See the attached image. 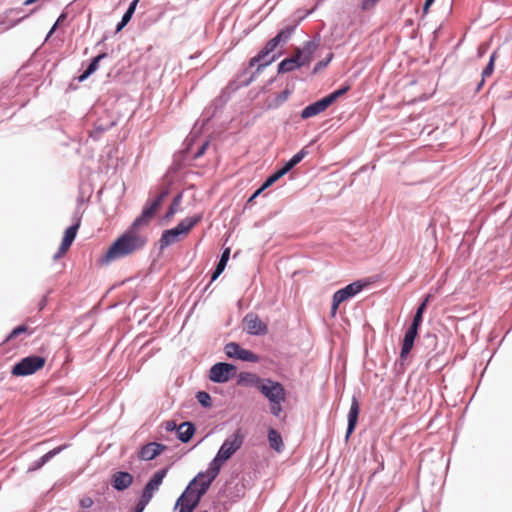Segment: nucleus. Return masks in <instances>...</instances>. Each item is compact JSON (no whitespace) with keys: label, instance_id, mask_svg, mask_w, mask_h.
Wrapping results in <instances>:
<instances>
[{"label":"nucleus","instance_id":"2","mask_svg":"<svg viewBox=\"0 0 512 512\" xmlns=\"http://www.w3.org/2000/svg\"><path fill=\"white\" fill-rule=\"evenodd\" d=\"M147 240L140 234H132L125 231L111 245L108 251L102 257V263L108 264L118 259L124 258L145 246Z\"/></svg>","mask_w":512,"mask_h":512},{"label":"nucleus","instance_id":"8","mask_svg":"<svg viewBox=\"0 0 512 512\" xmlns=\"http://www.w3.org/2000/svg\"><path fill=\"white\" fill-rule=\"evenodd\" d=\"M236 373L237 368L235 365L226 362H218L211 366L209 379L214 383H225L233 378Z\"/></svg>","mask_w":512,"mask_h":512},{"label":"nucleus","instance_id":"24","mask_svg":"<svg viewBox=\"0 0 512 512\" xmlns=\"http://www.w3.org/2000/svg\"><path fill=\"white\" fill-rule=\"evenodd\" d=\"M308 154V151L306 148L301 149L299 152H297L295 155L292 156L291 159H289L282 168L279 169L280 173L286 175L294 166H296L298 163L302 161V159Z\"/></svg>","mask_w":512,"mask_h":512},{"label":"nucleus","instance_id":"62","mask_svg":"<svg viewBox=\"0 0 512 512\" xmlns=\"http://www.w3.org/2000/svg\"><path fill=\"white\" fill-rule=\"evenodd\" d=\"M320 70V62L314 66L313 72L317 73Z\"/></svg>","mask_w":512,"mask_h":512},{"label":"nucleus","instance_id":"50","mask_svg":"<svg viewBox=\"0 0 512 512\" xmlns=\"http://www.w3.org/2000/svg\"><path fill=\"white\" fill-rule=\"evenodd\" d=\"M332 104H334L333 101L329 100L326 95L323 96L322 100H321V110H322V112L325 111L327 108H329Z\"/></svg>","mask_w":512,"mask_h":512},{"label":"nucleus","instance_id":"54","mask_svg":"<svg viewBox=\"0 0 512 512\" xmlns=\"http://www.w3.org/2000/svg\"><path fill=\"white\" fill-rule=\"evenodd\" d=\"M208 145H209L208 141L204 142L202 144V146L199 148V150L195 153L194 158L197 159V158L201 157L205 153Z\"/></svg>","mask_w":512,"mask_h":512},{"label":"nucleus","instance_id":"13","mask_svg":"<svg viewBox=\"0 0 512 512\" xmlns=\"http://www.w3.org/2000/svg\"><path fill=\"white\" fill-rule=\"evenodd\" d=\"M360 403L355 395L352 396L350 408L347 415V427L345 432V441L347 442L354 433L359 419Z\"/></svg>","mask_w":512,"mask_h":512},{"label":"nucleus","instance_id":"40","mask_svg":"<svg viewBox=\"0 0 512 512\" xmlns=\"http://www.w3.org/2000/svg\"><path fill=\"white\" fill-rule=\"evenodd\" d=\"M284 401L285 400H278V401L270 402V410H271V413L275 417H279L280 413L282 412V403Z\"/></svg>","mask_w":512,"mask_h":512},{"label":"nucleus","instance_id":"31","mask_svg":"<svg viewBox=\"0 0 512 512\" xmlns=\"http://www.w3.org/2000/svg\"><path fill=\"white\" fill-rule=\"evenodd\" d=\"M495 59H496V52H493L490 55L485 68L482 70L481 78L485 79L493 74V72L495 70Z\"/></svg>","mask_w":512,"mask_h":512},{"label":"nucleus","instance_id":"14","mask_svg":"<svg viewBox=\"0 0 512 512\" xmlns=\"http://www.w3.org/2000/svg\"><path fill=\"white\" fill-rule=\"evenodd\" d=\"M80 223H81L80 218H76L75 222L66 229L62 243H61L58 251L56 252V254L53 257L55 260L60 258L67 251V249L72 245V243L74 242V240L76 238L78 229L80 227Z\"/></svg>","mask_w":512,"mask_h":512},{"label":"nucleus","instance_id":"16","mask_svg":"<svg viewBox=\"0 0 512 512\" xmlns=\"http://www.w3.org/2000/svg\"><path fill=\"white\" fill-rule=\"evenodd\" d=\"M165 449L166 446L164 444L150 442L140 449L138 457L142 461H150L160 455Z\"/></svg>","mask_w":512,"mask_h":512},{"label":"nucleus","instance_id":"29","mask_svg":"<svg viewBox=\"0 0 512 512\" xmlns=\"http://www.w3.org/2000/svg\"><path fill=\"white\" fill-rule=\"evenodd\" d=\"M351 89V85L349 83H344L340 87H338L333 92L327 94L329 100L333 101L334 103L344 94H346Z\"/></svg>","mask_w":512,"mask_h":512},{"label":"nucleus","instance_id":"33","mask_svg":"<svg viewBox=\"0 0 512 512\" xmlns=\"http://www.w3.org/2000/svg\"><path fill=\"white\" fill-rule=\"evenodd\" d=\"M149 220H147L142 214H140L131 224V226L127 229V231L131 232L132 234H139L137 230L148 223Z\"/></svg>","mask_w":512,"mask_h":512},{"label":"nucleus","instance_id":"18","mask_svg":"<svg viewBox=\"0 0 512 512\" xmlns=\"http://www.w3.org/2000/svg\"><path fill=\"white\" fill-rule=\"evenodd\" d=\"M196 428L192 422H183L177 429V438L182 443H188L195 434Z\"/></svg>","mask_w":512,"mask_h":512},{"label":"nucleus","instance_id":"15","mask_svg":"<svg viewBox=\"0 0 512 512\" xmlns=\"http://www.w3.org/2000/svg\"><path fill=\"white\" fill-rule=\"evenodd\" d=\"M419 346L426 351V356L429 357V362H431L432 359L437 357L440 353L437 351L438 338L435 333L427 332L424 334L419 341Z\"/></svg>","mask_w":512,"mask_h":512},{"label":"nucleus","instance_id":"47","mask_svg":"<svg viewBox=\"0 0 512 512\" xmlns=\"http://www.w3.org/2000/svg\"><path fill=\"white\" fill-rule=\"evenodd\" d=\"M148 504L149 503L147 501L139 498L133 512H143Z\"/></svg>","mask_w":512,"mask_h":512},{"label":"nucleus","instance_id":"5","mask_svg":"<svg viewBox=\"0 0 512 512\" xmlns=\"http://www.w3.org/2000/svg\"><path fill=\"white\" fill-rule=\"evenodd\" d=\"M201 219L202 215L187 217L175 227L165 230L159 240L160 249L163 250L178 241L179 236L187 234Z\"/></svg>","mask_w":512,"mask_h":512},{"label":"nucleus","instance_id":"35","mask_svg":"<svg viewBox=\"0 0 512 512\" xmlns=\"http://www.w3.org/2000/svg\"><path fill=\"white\" fill-rule=\"evenodd\" d=\"M295 30L294 26H287L283 28L276 36L275 38L278 39V42H286L293 34Z\"/></svg>","mask_w":512,"mask_h":512},{"label":"nucleus","instance_id":"7","mask_svg":"<svg viewBox=\"0 0 512 512\" xmlns=\"http://www.w3.org/2000/svg\"><path fill=\"white\" fill-rule=\"evenodd\" d=\"M278 39L275 37L269 40L266 45L259 51V53L250 59V66L259 63L257 71L269 66L273 63L277 55H271L275 48L278 46Z\"/></svg>","mask_w":512,"mask_h":512},{"label":"nucleus","instance_id":"22","mask_svg":"<svg viewBox=\"0 0 512 512\" xmlns=\"http://www.w3.org/2000/svg\"><path fill=\"white\" fill-rule=\"evenodd\" d=\"M303 66L301 60L296 55L282 60L278 65V73H286L294 71L295 69Z\"/></svg>","mask_w":512,"mask_h":512},{"label":"nucleus","instance_id":"23","mask_svg":"<svg viewBox=\"0 0 512 512\" xmlns=\"http://www.w3.org/2000/svg\"><path fill=\"white\" fill-rule=\"evenodd\" d=\"M420 327H421V324L412 321L411 324L409 325V327L407 328V330L404 333V337H403L402 343L414 347L415 340L418 337Z\"/></svg>","mask_w":512,"mask_h":512},{"label":"nucleus","instance_id":"26","mask_svg":"<svg viewBox=\"0 0 512 512\" xmlns=\"http://www.w3.org/2000/svg\"><path fill=\"white\" fill-rule=\"evenodd\" d=\"M229 256H230V249L225 248L221 254V257L219 259V262H218L215 270L213 271V274L211 277L212 282L215 281L223 273V271L227 265V262L229 260Z\"/></svg>","mask_w":512,"mask_h":512},{"label":"nucleus","instance_id":"10","mask_svg":"<svg viewBox=\"0 0 512 512\" xmlns=\"http://www.w3.org/2000/svg\"><path fill=\"white\" fill-rule=\"evenodd\" d=\"M168 472V468H163L158 471H156L153 476L148 480V482L145 484L142 494L140 496L141 499L147 501L148 503L153 498V495L155 492H157L166 477Z\"/></svg>","mask_w":512,"mask_h":512},{"label":"nucleus","instance_id":"21","mask_svg":"<svg viewBox=\"0 0 512 512\" xmlns=\"http://www.w3.org/2000/svg\"><path fill=\"white\" fill-rule=\"evenodd\" d=\"M264 379H261L257 375L251 372H242L238 376V384L245 386H253L259 389Z\"/></svg>","mask_w":512,"mask_h":512},{"label":"nucleus","instance_id":"61","mask_svg":"<svg viewBox=\"0 0 512 512\" xmlns=\"http://www.w3.org/2000/svg\"><path fill=\"white\" fill-rule=\"evenodd\" d=\"M36 1H37V0H25V1H24V5H25V6H28V5L33 4V3H34V2H36Z\"/></svg>","mask_w":512,"mask_h":512},{"label":"nucleus","instance_id":"28","mask_svg":"<svg viewBox=\"0 0 512 512\" xmlns=\"http://www.w3.org/2000/svg\"><path fill=\"white\" fill-rule=\"evenodd\" d=\"M268 440L270 447L276 452H281L284 448L283 440L281 435L275 429H269Z\"/></svg>","mask_w":512,"mask_h":512},{"label":"nucleus","instance_id":"19","mask_svg":"<svg viewBox=\"0 0 512 512\" xmlns=\"http://www.w3.org/2000/svg\"><path fill=\"white\" fill-rule=\"evenodd\" d=\"M65 446H58L43 456H41L38 460L33 462V464L28 468V471H36L42 468L48 461H50L54 456L58 455L64 450Z\"/></svg>","mask_w":512,"mask_h":512},{"label":"nucleus","instance_id":"11","mask_svg":"<svg viewBox=\"0 0 512 512\" xmlns=\"http://www.w3.org/2000/svg\"><path fill=\"white\" fill-rule=\"evenodd\" d=\"M243 322L245 324L246 332L249 335L261 336L267 334L268 332L267 325L260 319L257 314H247L244 317Z\"/></svg>","mask_w":512,"mask_h":512},{"label":"nucleus","instance_id":"25","mask_svg":"<svg viewBox=\"0 0 512 512\" xmlns=\"http://www.w3.org/2000/svg\"><path fill=\"white\" fill-rule=\"evenodd\" d=\"M106 53L99 54L94 57L91 63L88 65L86 70L78 77L79 82L86 80L91 74H93L99 67V62L106 57Z\"/></svg>","mask_w":512,"mask_h":512},{"label":"nucleus","instance_id":"12","mask_svg":"<svg viewBox=\"0 0 512 512\" xmlns=\"http://www.w3.org/2000/svg\"><path fill=\"white\" fill-rule=\"evenodd\" d=\"M224 352L227 357L229 358H236L243 361H249V362H256L258 360L257 355L254 353L243 349L238 343L236 342H229L224 347Z\"/></svg>","mask_w":512,"mask_h":512},{"label":"nucleus","instance_id":"32","mask_svg":"<svg viewBox=\"0 0 512 512\" xmlns=\"http://www.w3.org/2000/svg\"><path fill=\"white\" fill-rule=\"evenodd\" d=\"M181 201H182V193H179L178 195H176L173 198L172 203L170 204V207L165 215V218L168 219V218L172 217L178 211Z\"/></svg>","mask_w":512,"mask_h":512},{"label":"nucleus","instance_id":"55","mask_svg":"<svg viewBox=\"0 0 512 512\" xmlns=\"http://www.w3.org/2000/svg\"><path fill=\"white\" fill-rule=\"evenodd\" d=\"M368 171V167L367 166H362L357 172L353 173L352 176H353V180L351 181V184L350 185H353L354 184V181L355 179L360 176L361 174L365 173Z\"/></svg>","mask_w":512,"mask_h":512},{"label":"nucleus","instance_id":"63","mask_svg":"<svg viewBox=\"0 0 512 512\" xmlns=\"http://www.w3.org/2000/svg\"><path fill=\"white\" fill-rule=\"evenodd\" d=\"M413 24V20L412 19H407L406 20V25L407 26H411Z\"/></svg>","mask_w":512,"mask_h":512},{"label":"nucleus","instance_id":"27","mask_svg":"<svg viewBox=\"0 0 512 512\" xmlns=\"http://www.w3.org/2000/svg\"><path fill=\"white\" fill-rule=\"evenodd\" d=\"M432 298L431 294H426L424 298L419 303L418 307L416 308L415 314L413 316L412 321L417 322L419 324H422L423 322V315L427 309V306Z\"/></svg>","mask_w":512,"mask_h":512},{"label":"nucleus","instance_id":"59","mask_svg":"<svg viewBox=\"0 0 512 512\" xmlns=\"http://www.w3.org/2000/svg\"><path fill=\"white\" fill-rule=\"evenodd\" d=\"M57 24H58V21H56L54 23V25L51 27V29L49 30V32L46 36V40L54 33V31L56 30Z\"/></svg>","mask_w":512,"mask_h":512},{"label":"nucleus","instance_id":"34","mask_svg":"<svg viewBox=\"0 0 512 512\" xmlns=\"http://www.w3.org/2000/svg\"><path fill=\"white\" fill-rule=\"evenodd\" d=\"M295 30L294 26H287L283 28L276 36L275 38L278 39V42H286L293 34Z\"/></svg>","mask_w":512,"mask_h":512},{"label":"nucleus","instance_id":"43","mask_svg":"<svg viewBox=\"0 0 512 512\" xmlns=\"http://www.w3.org/2000/svg\"><path fill=\"white\" fill-rule=\"evenodd\" d=\"M291 94V91L289 89H285L284 91H282L281 93H279L276 97H275V102H276V105H279L281 103H283L285 100L288 99V97L290 96Z\"/></svg>","mask_w":512,"mask_h":512},{"label":"nucleus","instance_id":"51","mask_svg":"<svg viewBox=\"0 0 512 512\" xmlns=\"http://www.w3.org/2000/svg\"><path fill=\"white\" fill-rule=\"evenodd\" d=\"M332 104H334L333 101L329 100L326 95L323 96L322 100H321V110H322V112L325 111L327 108H329Z\"/></svg>","mask_w":512,"mask_h":512},{"label":"nucleus","instance_id":"9","mask_svg":"<svg viewBox=\"0 0 512 512\" xmlns=\"http://www.w3.org/2000/svg\"><path fill=\"white\" fill-rule=\"evenodd\" d=\"M270 402L285 400V390L281 383L264 379L258 389Z\"/></svg>","mask_w":512,"mask_h":512},{"label":"nucleus","instance_id":"37","mask_svg":"<svg viewBox=\"0 0 512 512\" xmlns=\"http://www.w3.org/2000/svg\"><path fill=\"white\" fill-rule=\"evenodd\" d=\"M281 177H283V174L280 173L279 170H277L276 172H274L273 174H271L269 177H267V179L264 181V183L261 185L262 186V189H267L268 187H270L272 184H274L277 180H279Z\"/></svg>","mask_w":512,"mask_h":512},{"label":"nucleus","instance_id":"6","mask_svg":"<svg viewBox=\"0 0 512 512\" xmlns=\"http://www.w3.org/2000/svg\"><path fill=\"white\" fill-rule=\"evenodd\" d=\"M45 362L46 360L42 356L25 357L13 366L11 374L21 377L32 375L41 369L45 365Z\"/></svg>","mask_w":512,"mask_h":512},{"label":"nucleus","instance_id":"42","mask_svg":"<svg viewBox=\"0 0 512 512\" xmlns=\"http://www.w3.org/2000/svg\"><path fill=\"white\" fill-rule=\"evenodd\" d=\"M132 16L128 13L122 15L121 21L116 26V32H120L131 20Z\"/></svg>","mask_w":512,"mask_h":512},{"label":"nucleus","instance_id":"48","mask_svg":"<svg viewBox=\"0 0 512 512\" xmlns=\"http://www.w3.org/2000/svg\"><path fill=\"white\" fill-rule=\"evenodd\" d=\"M379 0H361V8L363 10H368L376 5Z\"/></svg>","mask_w":512,"mask_h":512},{"label":"nucleus","instance_id":"57","mask_svg":"<svg viewBox=\"0 0 512 512\" xmlns=\"http://www.w3.org/2000/svg\"><path fill=\"white\" fill-rule=\"evenodd\" d=\"M265 189H262V186L260 188H258L253 194L252 196L248 199V202H251L253 201L256 197H258Z\"/></svg>","mask_w":512,"mask_h":512},{"label":"nucleus","instance_id":"1","mask_svg":"<svg viewBox=\"0 0 512 512\" xmlns=\"http://www.w3.org/2000/svg\"><path fill=\"white\" fill-rule=\"evenodd\" d=\"M243 441L244 435L241 430L238 429L232 436L225 439L215 457L208 464L207 469L200 471L195 478L210 487L220 473L222 465L241 448Z\"/></svg>","mask_w":512,"mask_h":512},{"label":"nucleus","instance_id":"58","mask_svg":"<svg viewBox=\"0 0 512 512\" xmlns=\"http://www.w3.org/2000/svg\"><path fill=\"white\" fill-rule=\"evenodd\" d=\"M484 83H485V79L481 78V80L476 85V88H475V92L476 93L479 92L482 89Z\"/></svg>","mask_w":512,"mask_h":512},{"label":"nucleus","instance_id":"45","mask_svg":"<svg viewBox=\"0 0 512 512\" xmlns=\"http://www.w3.org/2000/svg\"><path fill=\"white\" fill-rule=\"evenodd\" d=\"M435 0H425L422 6V19L429 13L430 7L434 4Z\"/></svg>","mask_w":512,"mask_h":512},{"label":"nucleus","instance_id":"3","mask_svg":"<svg viewBox=\"0 0 512 512\" xmlns=\"http://www.w3.org/2000/svg\"><path fill=\"white\" fill-rule=\"evenodd\" d=\"M372 283L373 281L370 278H361L335 291L332 296L330 316L332 318L336 317L339 306L342 303L353 299L366 288H368Z\"/></svg>","mask_w":512,"mask_h":512},{"label":"nucleus","instance_id":"30","mask_svg":"<svg viewBox=\"0 0 512 512\" xmlns=\"http://www.w3.org/2000/svg\"><path fill=\"white\" fill-rule=\"evenodd\" d=\"M319 113H320V100H317L302 110L301 117L303 119H306L311 116L317 115Z\"/></svg>","mask_w":512,"mask_h":512},{"label":"nucleus","instance_id":"56","mask_svg":"<svg viewBox=\"0 0 512 512\" xmlns=\"http://www.w3.org/2000/svg\"><path fill=\"white\" fill-rule=\"evenodd\" d=\"M165 429L168 432H172V431H175L176 429H178V427L174 421H167L165 423Z\"/></svg>","mask_w":512,"mask_h":512},{"label":"nucleus","instance_id":"36","mask_svg":"<svg viewBox=\"0 0 512 512\" xmlns=\"http://www.w3.org/2000/svg\"><path fill=\"white\" fill-rule=\"evenodd\" d=\"M196 399L205 408L210 407L212 404L210 395L205 391L197 392Z\"/></svg>","mask_w":512,"mask_h":512},{"label":"nucleus","instance_id":"4","mask_svg":"<svg viewBox=\"0 0 512 512\" xmlns=\"http://www.w3.org/2000/svg\"><path fill=\"white\" fill-rule=\"evenodd\" d=\"M208 489L207 484L202 483L194 477L177 499L175 507L180 506L179 512H193Z\"/></svg>","mask_w":512,"mask_h":512},{"label":"nucleus","instance_id":"44","mask_svg":"<svg viewBox=\"0 0 512 512\" xmlns=\"http://www.w3.org/2000/svg\"><path fill=\"white\" fill-rule=\"evenodd\" d=\"M94 501L91 497H83L79 500V505L83 509H89L93 506Z\"/></svg>","mask_w":512,"mask_h":512},{"label":"nucleus","instance_id":"64","mask_svg":"<svg viewBox=\"0 0 512 512\" xmlns=\"http://www.w3.org/2000/svg\"><path fill=\"white\" fill-rule=\"evenodd\" d=\"M64 17H65V16H64V14H61V15L59 16V18L57 19V21H58V22H59V21H62V19H63Z\"/></svg>","mask_w":512,"mask_h":512},{"label":"nucleus","instance_id":"46","mask_svg":"<svg viewBox=\"0 0 512 512\" xmlns=\"http://www.w3.org/2000/svg\"><path fill=\"white\" fill-rule=\"evenodd\" d=\"M22 19H24V17L18 18L16 20H11V21H8V22H0V24L5 25V29L9 30V29H12L15 26H17L21 22Z\"/></svg>","mask_w":512,"mask_h":512},{"label":"nucleus","instance_id":"20","mask_svg":"<svg viewBox=\"0 0 512 512\" xmlns=\"http://www.w3.org/2000/svg\"><path fill=\"white\" fill-rule=\"evenodd\" d=\"M317 48V41L314 39L305 43L302 49H298L296 56L299 57L301 63L304 65L308 63Z\"/></svg>","mask_w":512,"mask_h":512},{"label":"nucleus","instance_id":"49","mask_svg":"<svg viewBox=\"0 0 512 512\" xmlns=\"http://www.w3.org/2000/svg\"><path fill=\"white\" fill-rule=\"evenodd\" d=\"M334 54L332 52L327 53L322 57V69L326 68L332 61Z\"/></svg>","mask_w":512,"mask_h":512},{"label":"nucleus","instance_id":"41","mask_svg":"<svg viewBox=\"0 0 512 512\" xmlns=\"http://www.w3.org/2000/svg\"><path fill=\"white\" fill-rule=\"evenodd\" d=\"M413 349V346H410V345H407V344H404V343H401V348H400V353H399V359L401 361H404L408 355L410 354V352L412 351Z\"/></svg>","mask_w":512,"mask_h":512},{"label":"nucleus","instance_id":"60","mask_svg":"<svg viewBox=\"0 0 512 512\" xmlns=\"http://www.w3.org/2000/svg\"><path fill=\"white\" fill-rule=\"evenodd\" d=\"M46 298H43L39 304V309L42 310L46 306Z\"/></svg>","mask_w":512,"mask_h":512},{"label":"nucleus","instance_id":"17","mask_svg":"<svg viewBox=\"0 0 512 512\" xmlns=\"http://www.w3.org/2000/svg\"><path fill=\"white\" fill-rule=\"evenodd\" d=\"M133 483V476L129 472L117 471L112 476V487L116 491H124Z\"/></svg>","mask_w":512,"mask_h":512},{"label":"nucleus","instance_id":"39","mask_svg":"<svg viewBox=\"0 0 512 512\" xmlns=\"http://www.w3.org/2000/svg\"><path fill=\"white\" fill-rule=\"evenodd\" d=\"M27 331V327L25 325H20L16 328H14L7 336H6V339L5 341H10L12 340L13 338L17 337L18 335L24 333Z\"/></svg>","mask_w":512,"mask_h":512},{"label":"nucleus","instance_id":"52","mask_svg":"<svg viewBox=\"0 0 512 512\" xmlns=\"http://www.w3.org/2000/svg\"><path fill=\"white\" fill-rule=\"evenodd\" d=\"M168 194V190L162 191L152 203L157 204L159 207L161 202L168 196Z\"/></svg>","mask_w":512,"mask_h":512},{"label":"nucleus","instance_id":"53","mask_svg":"<svg viewBox=\"0 0 512 512\" xmlns=\"http://www.w3.org/2000/svg\"><path fill=\"white\" fill-rule=\"evenodd\" d=\"M139 1L140 0H132L125 12L133 16Z\"/></svg>","mask_w":512,"mask_h":512},{"label":"nucleus","instance_id":"38","mask_svg":"<svg viewBox=\"0 0 512 512\" xmlns=\"http://www.w3.org/2000/svg\"><path fill=\"white\" fill-rule=\"evenodd\" d=\"M158 206L157 204H154V203H150L149 205L145 206L142 210V215L147 219L149 220L153 215L154 213L156 212Z\"/></svg>","mask_w":512,"mask_h":512}]
</instances>
